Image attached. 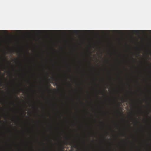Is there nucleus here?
Returning a JSON list of instances; mask_svg holds the SVG:
<instances>
[{"mask_svg":"<svg viewBox=\"0 0 151 151\" xmlns=\"http://www.w3.org/2000/svg\"><path fill=\"white\" fill-rule=\"evenodd\" d=\"M110 32L119 33H131L135 34V30H17V32L27 33H37L41 35V33H65L67 32L75 33L76 35L79 33H109Z\"/></svg>","mask_w":151,"mask_h":151,"instance_id":"obj_1","label":"nucleus"},{"mask_svg":"<svg viewBox=\"0 0 151 151\" xmlns=\"http://www.w3.org/2000/svg\"><path fill=\"white\" fill-rule=\"evenodd\" d=\"M47 89L49 91H50V88L49 87V86H48L47 87Z\"/></svg>","mask_w":151,"mask_h":151,"instance_id":"obj_2","label":"nucleus"},{"mask_svg":"<svg viewBox=\"0 0 151 151\" xmlns=\"http://www.w3.org/2000/svg\"><path fill=\"white\" fill-rule=\"evenodd\" d=\"M66 138L67 139H68V137H66Z\"/></svg>","mask_w":151,"mask_h":151,"instance_id":"obj_3","label":"nucleus"},{"mask_svg":"<svg viewBox=\"0 0 151 151\" xmlns=\"http://www.w3.org/2000/svg\"><path fill=\"white\" fill-rule=\"evenodd\" d=\"M136 122H138V121L137 120H136Z\"/></svg>","mask_w":151,"mask_h":151,"instance_id":"obj_4","label":"nucleus"},{"mask_svg":"<svg viewBox=\"0 0 151 151\" xmlns=\"http://www.w3.org/2000/svg\"><path fill=\"white\" fill-rule=\"evenodd\" d=\"M102 93H104V91H102Z\"/></svg>","mask_w":151,"mask_h":151,"instance_id":"obj_5","label":"nucleus"},{"mask_svg":"<svg viewBox=\"0 0 151 151\" xmlns=\"http://www.w3.org/2000/svg\"><path fill=\"white\" fill-rule=\"evenodd\" d=\"M16 97L18 99V97H17V96H16Z\"/></svg>","mask_w":151,"mask_h":151,"instance_id":"obj_6","label":"nucleus"}]
</instances>
